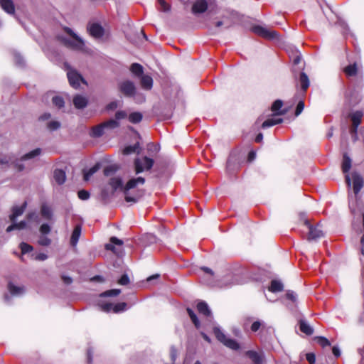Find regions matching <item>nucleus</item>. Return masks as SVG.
<instances>
[{"label":"nucleus","instance_id":"f257e3e1","mask_svg":"<svg viewBox=\"0 0 364 364\" xmlns=\"http://www.w3.org/2000/svg\"><path fill=\"white\" fill-rule=\"evenodd\" d=\"M145 183V178L141 176L129 179L124 186L125 200L127 203H136L144 195V191L140 190Z\"/></svg>","mask_w":364,"mask_h":364},{"label":"nucleus","instance_id":"f03ea898","mask_svg":"<svg viewBox=\"0 0 364 364\" xmlns=\"http://www.w3.org/2000/svg\"><path fill=\"white\" fill-rule=\"evenodd\" d=\"M65 31L72 37V39L66 38L62 39L65 46L76 50H85V45L82 39L77 36L70 28H65Z\"/></svg>","mask_w":364,"mask_h":364},{"label":"nucleus","instance_id":"7ed1b4c3","mask_svg":"<svg viewBox=\"0 0 364 364\" xmlns=\"http://www.w3.org/2000/svg\"><path fill=\"white\" fill-rule=\"evenodd\" d=\"M154 165V160L149 157L136 158L134 160V168L136 174L150 170Z\"/></svg>","mask_w":364,"mask_h":364},{"label":"nucleus","instance_id":"20e7f679","mask_svg":"<svg viewBox=\"0 0 364 364\" xmlns=\"http://www.w3.org/2000/svg\"><path fill=\"white\" fill-rule=\"evenodd\" d=\"M213 331L218 340L223 343L225 346L233 350H237L239 348L238 343L235 340L227 338L220 328H214Z\"/></svg>","mask_w":364,"mask_h":364},{"label":"nucleus","instance_id":"39448f33","mask_svg":"<svg viewBox=\"0 0 364 364\" xmlns=\"http://www.w3.org/2000/svg\"><path fill=\"white\" fill-rule=\"evenodd\" d=\"M11 164H13L18 171H22L24 168V166L22 164H18V159H16L13 154L0 156V168Z\"/></svg>","mask_w":364,"mask_h":364},{"label":"nucleus","instance_id":"423d86ee","mask_svg":"<svg viewBox=\"0 0 364 364\" xmlns=\"http://www.w3.org/2000/svg\"><path fill=\"white\" fill-rule=\"evenodd\" d=\"M252 31L258 36L267 39H275L278 36V33L275 31L268 29L261 26H253Z\"/></svg>","mask_w":364,"mask_h":364},{"label":"nucleus","instance_id":"0eeeda50","mask_svg":"<svg viewBox=\"0 0 364 364\" xmlns=\"http://www.w3.org/2000/svg\"><path fill=\"white\" fill-rule=\"evenodd\" d=\"M304 225L309 229L308 240H316L323 236V232L321 229V225L319 224L314 227L311 225L307 220H306L304 221Z\"/></svg>","mask_w":364,"mask_h":364},{"label":"nucleus","instance_id":"6e6552de","mask_svg":"<svg viewBox=\"0 0 364 364\" xmlns=\"http://www.w3.org/2000/svg\"><path fill=\"white\" fill-rule=\"evenodd\" d=\"M101 309L105 312L113 311L114 313L124 311L127 309V304L125 302L119 303L113 305L112 303H102L99 304Z\"/></svg>","mask_w":364,"mask_h":364},{"label":"nucleus","instance_id":"1a4fd4ad","mask_svg":"<svg viewBox=\"0 0 364 364\" xmlns=\"http://www.w3.org/2000/svg\"><path fill=\"white\" fill-rule=\"evenodd\" d=\"M352 164V160L348 156L346 153H345L343 156V161L341 164V168L344 173H346L345 178L346 183L348 184V187H350L351 186V179L350 178V175L348 174V171H350L351 168Z\"/></svg>","mask_w":364,"mask_h":364},{"label":"nucleus","instance_id":"9d476101","mask_svg":"<svg viewBox=\"0 0 364 364\" xmlns=\"http://www.w3.org/2000/svg\"><path fill=\"white\" fill-rule=\"evenodd\" d=\"M67 76L70 85L75 88H77L80 86V83L82 82L86 83L82 76L77 73L75 70L70 69L68 70Z\"/></svg>","mask_w":364,"mask_h":364},{"label":"nucleus","instance_id":"9b49d317","mask_svg":"<svg viewBox=\"0 0 364 364\" xmlns=\"http://www.w3.org/2000/svg\"><path fill=\"white\" fill-rule=\"evenodd\" d=\"M119 90L127 97H133L136 93V87L134 82L130 80L121 82Z\"/></svg>","mask_w":364,"mask_h":364},{"label":"nucleus","instance_id":"f8f14e48","mask_svg":"<svg viewBox=\"0 0 364 364\" xmlns=\"http://www.w3.org/2000/svg\"><path fill=\"white\" fill-rule=\"evenodd\" d=\"M87 28L90 36L95 38H100L105 33L103 27L98 23H89Z\"/></svg>","mask_w":364,"mask_h":364},{"label":"nucleus","instance_id":"ddd939ff","mask_svg":"<svg viewBox=\"0 0 364 364\" xmlns=\"http://www.w3.org/2000/svg\"><path fill=\"white\" fill-rule=\"evenodd\" d=\"M353 184V192L357 195L363 186V180L362 176L356 172L352 173Z\"/></svg>","mask_w":364,"mask_h":364},{"label":"nucleus","instance_id":"4468645a","mask_svg":"<svg viewBox=\"0 0 364 364\" xmlns=\"http://www.w3.org/2000/svg\"><path fill=\"white\" fill-rule=\"evenodd\" d=\"M208 9V4L205 0H196L192 6V11L194 14H202Z\"/></svg>","mask_w":364,"mask_h":364},{"label":"nucleus","instance_id":"2eb2a0df","mask_svg":"<svg viewBox=\"0 0 364 364\" xmlns=\"http://www.w3.org/2000/svg\"><path fill=\"white\" fill-rule=\"evenodd\" d=\"M0 6L8 14L13 15L15 13V6L12 0H0Z\"/></svg>","mask_w":364,"mask_h":364},{"label":"nucleus","instance_id":"dca6fc26","mask_svg":"<svg viewBox=\"0 0 364 364\" xmlns=\"http://www.w3.org/2000/svg\"><path fill=\"white\" fill-rule=\"evenodd\" d=\"M141 87L146 90H150L153 87V79L148 75H143L141 76L140 80Z\"/></svg>","mask_w":364,"mask_h":364},{"label":"nucleus","instance_id":"f3484780","mask_svg":"<svg viewBox=\"0 0 364 364\" xmlns=\"http://www.w3.org/2000/svg\"><path fill=\"white\" fill-rule=\"evenodd\" d=\"M81 232H82L81 226L80 225H77L75 227V228L72 232L71 237H70V245L73 247H75L77 245L79 238L81 235Z\"/></svg>","mask_w":364,"mask_h":364},{"label":"nucleus","instance_id":"a211bd4d","mask_svg":"<svg viewBox=\"0 0 364 364\" xmlns=\"http://www.w3.org/2000/svg\"><path fill=\"white\" fill-rule=\"evenodd\" d=\"M42 150L40 148H36L33 149V151L23 155L20 159H18V164H21V161L30 160L33 158H36L41 154Z\"/></svg>","mask_w":364,"mask_h":364},{"label":"nucleus","instance_id":"6ab92c4d","mask_svg":"<svg viewBox=\"0 0 364 364\" xmlns=\"http://www.w3.org/2000/svg\"><path fill=\"white\" fill-rule=\"evenodd\" d=\"M73 105L77 109H83L87 105V99L82 95H77L73 98Z\"/></svg>","mask_w":364,"mask_h":364},{"label":"nucleus","instance_id":"aec40b11","mask_svg":"<svg viewBox=\"0 0 364 364\" xmlns=\"http://www.w3.org/2000/svg\"><path fill=\"white\" fill-rule=\"evenodd\" d=\"M26 202H24L21 206H16L12 210V214L10 215V220L11 222H15L16 218L21 215L26 207Z\"/></svg>","mask_w":364,"mask_h":364},{"label":"nucleus","instance_id":"412c9836","mask_svg":"<svg viewBox=\"0 0 364 364\" xmlns=\"http://www.w3.org/2000/svg\"><path fill=\"white\" fill-rule=\"evenodd\" d=\"M343 71L346 76L353 77L355 76L360 72V68L358 66L356 63H353L346 66L343 69Z\"/></svg>","mask_w":364,"mask_h":364},{"label":"nucleus","instance_id":"4be33fe9","mask_svg":"<svg viewBox=\"0 0 364 364\" xmlns=\"http://www.w3.org/2000/svg\"><path fill=\"white\" fill-rule=\"evenodd\" d=\"M123 241L122 240L118 239L116 237H112L110 238V242L105 245V249L107 250H111L114 253H117V250L114 247V245L122 246Z\"/></svg>","mask_w":364,"mask_h":364},{"label":"nucleus","instance_id":"5701e85b","mask_svg":"<svg viewBox=\"0 0 364 364\" xmlns=\"http://www.w3.org/2000/svg\"><path fill=\"white\" fill-rule=\"evenodd\" d=\"M53 178L58 184L61 185L65 181V172L61 169H55L53 172Z\"/></svg>","mask_w":364,"mask_h":364},{"label":"nucleus","instance_id":"b1692460","mask_svg":"<svg viewBox=\"0 0 364 364\" xmlns=\"http://www.w3.org/2000/svg\"><path fill=\"white\" fill-rule=\"evenodd\" d=\"M197 309L200 314H203L207 317L211 316V311L209 309V306H208L207 303H205V301L199 302L197 305Z\"/></svg>","mask_w":364,"mask_h":364},{"label":"nucleus","instance_id":"393cba45","mask_svg":"<svg viewBox=\"0 0 364 364\" xmlns=\"http://www.w3.org/2000/svg\"><path fill=\"white\" fill-rule=\"evenodd\" d=\"M109 185L112 186L113 191L117 189H121L124 191V186H123L122 180L119 177L112 178L109 181Z\"/></svg>","mask_w":364,"mask_h":364},{"label":"nucleus","instance_id":"a878e982","mask_svg":"<svg viewBox=\"0 0 364 364\" xmlns=\"http://www.w3.org/2000/svg\"><path fill=\"white\" fill-rule=\"evenodd\" d=\"M299 328L302 333L308 336L312 335L314 333L313 328L304 320H300Z\"/></svg>","mask_w":364,"mask_h":364},{"label":"nucleus","instance_id":"bb28decb","mask_svg":"<svg viewBox=\"0 0 364 364\" xmlns=\"http://www.w3.org/2000/svg\"><path fill=\"white\" fill-rule=\"evenodd\" d=\"M283 122V119L282 118H269L266 119L262 124V128L266 129L268 127H270L272 126L281 124Z\"/></svg>","mask_w":364,"mask_h":364},{"label":"nucleus","instance_id":"cd10ccee","mask_svg":"<svg viewBox=\"0 0 364 364\" xmlns=\"http://www.w3.org/2000/svg\"><path fill=\"white\" fill-rule=\"evenodd\" d=\"M283 289V284L280 281L276 279L271 282L270 287H269V290L272 292H279L282 291Z\"/></svg>","mask_w":364,"mask_h":364},{"label":"nucleus","instance_id":"c85d7f7f","mask_svg":"<svg viewBox=\"0 0 364 364\" xmlns=\"http://www.w3.org/2000/svg\"><path fill=\"white\" fill-rule=\"evenodd\" d=\"M282 105H283V102L280 100H276L272 104V111L276 112L274 115H283V114H284L286 113V112L284 110L279 111V109L282 108Z\"/></svg>","mask_w":364,"mask_h":364},{"label":"nucleus","instance_id":"c756f323","mask_svg":"<svg viewBox=\"0 0 364 364\" xmlns=\"http://www.w3.org/2000/svg\"><path fill=\"white\" fill-rule=\"evenodd\" d=\"M362 117H363V113L359 111H357L352 114L351 120H352L353 126L355 127V129H358V126L361 123Z\"/></svg>","mask_w":364,"mask_h":364},{"label":"nucleus","instance_id":"7c9ffc66","mask_svg":"<svg viewBox=\"0 0 364 364\" xmlns=\"http://www.w3.org/2000/svg\"><path fill=\"white\" fill-rule=\"evenodd\" d=\"M9 290L12 295L18 296L24 292V288L23 287H16L12 283L9 284Z\"/></svg>","mask_w":364,"mask_h":364},{"label":"nucleus","instance_id":"2f4dec72","mask_svg":"<svg viewBox=\"0 0 364 364\" xmlns=\"http://www.w3.org/2000/svg\"><path fill=\"white\" fill-rule=\"evenodd\" d=\"M100 169V164H97L87 171H84V180L87 181L90 177Z\"/></svg>","mask_w":364,"mask_h":364},{"label":"nucleus","instance_id":"473e14b6","mask_svg":"<svg viewBox=\"0 0 364 364\" xmlns=\"http://www.w3.org/2000/svg\"><path fill=\"white\" fill-rule=\"evenodd\" d=\"M299 82L301 84V89L304 91H306L309 86V80L305 73H301L300 74Z\"/></svg>","mask_w":364,"mask_h":364},{"label":"nucleus","instance_id":"72a5a7b5","mask_svg":"<svg viewBox=\"0 0 364 364\" xmlns=\"http://www.w3.org/2000/svg\"><path fill=\"white\" fill-rule=\"evenodd\" d=\"M142 118V114L139 112H132L128 117L129 121L133 124H137L140 122Z\"/></svg>","mask_w":364,"mask_h":364},{"label":"nucleus","instance_id":"f704fd0d","mask_svg":"<svg viewBox=\"0 0 364 364\" xmlns=\"http://www.w3.org/2000/svg\"><path fill=\"white\" fill-rule=\"evenodd\" d=\"M12 223L13 224L6 228V232H9L14 230H23L26 227V223L25 221H21L18 223Z\"/></svg>","mask_w":364,"mask_h":364},{"label":"nucleus","instance_id":"c9c22d12","mask_svg":"<svg viewBox=\"0 0 364 364\" xmlns=\"http://www.w3.org/2000/svg\"><path fill=\"white\" fill-rule=\"evenodd\" d=\"M105 129H114L119 126V122L116 119H110L102 123Z\"/></svg>","mask_w":364,"mask_h":364},{"label":"nucleus","instance_id":"e433bc0d","mask_svg":"<svg viewBox=\"0 0 364 364\" xmlns=\"http://www.w3.org/2000/svg\"><path fill=\"white\" fill-rule=\"evenodd\" d=\"M139 143H136L134 145H130V146H126L123 149V154L124 155H129V154H133L135 152H139Z\"/></svg>","mask_w":364,"mask_h":364},{"label":"nucleus","instance_id":"4c0bfd02","mask_svg":"<svg viewBox=\"0 0 364 364\" xmlns=\"http://www.w3.org/2000/svg\"><path fill=\"white\" fill-rule=\"evenodd\" d=\"M130 70L136 76L143 75V67L139 63H133L130 67Z\"/></svg>","mask_w":364,"mask_h":364},{"label":"nucleus","instance_id":"58836bf2","mask_svg":"<svg viewBox=\"0 0 364 364\" xmlns=\"http://www.w3.org/2000/svg\"><path fill=\"white\" fill-rule=\"evenodd\" d=\"M105 127L102 124L94 127L92 129V136L94 137H100L104 134Z\"/></svg>","mask_w":364,"mask_h":364},{"label":"nucleus","instance_id":"ea45409f","mask_svg":"<svg viewBox=\"0 0 364 364\" xmlns=\"http://www.w3.org/2000/svg\"><path fill=\"white\" fill-rule=\"evenodd\" d=\"M250 358L252 360L253 364H261L262 359L261 355L255 351L248 352Z\"/></svg>","mask_w":364,"mask_h":364},{"label":"nucleus","instance_id":"a19ab883","mask_svg":"<svg viewBox=\"0 0 364 364\" xmlns=\"http://www.w3.org/2000/svg\"><path fill=\"white\" fill-rule=\"evenodd\" d=\"M41 215L42 216L48 220L51 219L52 218V210L50 207L46 205H43L41 207Z\"/></svg>","mask_w":364,"mask_h":364},{"label":"nucleus","instance_id":"79ce46f5","mask_svg":"<svg viewBox=\"0 0 364 364\" xmlns=\"http://www.w3.org/2000/svg\"><path fill=\"white\" fill-rule=\"evenodd\" d=\"M187 312H188V314L191 321H193V323L196 326V327L198 328L200 326V322H199V320L198 319V317H197L196 314L190 308L187 309Z\"/></svg>","mask_w":364,"mask_h":364},{"label":"nucleus","instance_id":"37998d69","mask_svg":"<svg viewBox=\"0 0 364 364\" xmlns=\"http://www.w3.org/2000/svg\"><path fill=\"white\" fill-rule=\"evenodd\" d=\"M52 102L58 108L63 107L64 106V100L60 97H58V96L53 97L52 99Z\"/></svg>","mask_w":364,"mask_h":364},{"label":"nucleus","instance_id":"c03bdc74","mask_svg":"<svg viewBox=\"0 0 364 364\" xmlns=\"http://www.w3.org/2000/svg\"><path fill=\"white\" fill-rule=\"evenodd\" d=\"M22 254H26L33 250V247L27 243L22 242L20 245Z\"/></svg>","mask_w":364,"mask_h":364},{"label":"nucleus","instance_id":"a18cd8bd","mask_svg":"<svg viewBox=\"0 0 364 364\" xmlns=\"http://www.w3.org/2000/svg\"><path fill=\"white\" fill-rule=\"evenodd\" d=\"M120 293V290L115 289H111L107 291H105L101 294V296H116L119 295Z\"/></svg>","mask_w":364,"mask_h":364},{"label":"nucleus","instance_id":"49530a36","mask_svg":"<svg viewBox=\"0 0 364 364\" xmlns=\"http://www.w3.org/2000/svg\"><path fill=\"white\" fill-rule=\"evenodd\" d=\"M60 127V124L59 122L58 121H51V122H49L47 124V127L51 130V131H54V130H56L58 129L59 127Z\"/></svg>","mask_w":364,"mask_h":364},{"label":"nucleus","instance_id":"de8ad7c7","mask_svg":"<svg viewBox=\"0 0 364 364\" xmlns=\"http://www.w3.org/2000/svg\"><path fill=\"white\" fill-rule=\"evenodd\" d=\"M78 198L81 200H85L89 199L90 193L85 190H80L77 193Z\"/></svg>","mask_w":364,"mask_h":364},{"label":"nucleus","instance_id":"09e8293b","mask_svg":"<svg viewBox=\"0 0 364 364\" xmlns=\"http://www.w3.org/2000/svg\"><path fill=\"white\" fill-rule=\"evenodd\" d=\"M38 242L41 246H48L50 244L51 240L46 236H41L40 237Z\"/></svg>","mask_w":364,"mask_h":364},{"label":"nucleus","instance_id":"8fccbe9b","mask_svg":"<svg viewBox=\"0 0 364 364\" xmlns=\"http://www.w3.org/2000/svg\"><path fill=\"white\" fill-rule=\"evenodd\" d=\"M317 342L322 347L329 346L331 345L329 341L326 338L322 336L317 338Z\"/></svg>","mask_w":364,"mask_h":364},{"label":"nucleus","instance_id":"3c124183","mask_svg":"<svg viewBox=\"0 0 364 364\" xmlns=\"http://www.w3.org/2000/svg\"><path fill=\"white\" fill-rule=\"evenodd\" d=\"M160 7L159 10L162 11H168L170 9L169 5L164 0H157Z\"/></svg>","mask_w":364,"mask_h":364},{"label":"nucleus","instance_id":"603ef678","mask_svg":"<svg viewBox=\"0 0 364 364\" xmlns=\"http://www.w3.org/2000/svg\"><path fill=\"white\" fill-rule=\"evenodd\" d=\"M116 171V168L114 166H108L104 169V174L109 176Z\"/></svg>","mask_w":364,"mask_h":364},{"label":"nucleus","instance_id":"864d4df0","mask_svg":"<svg viewBox=\"0 0 364 364\" xmlns=\"http://www.w3.org/2000/svg\"><path fill=\"white\" fill-rule=\"evenodd\" d=\"M127 117V113L124 110L117 111L115 114V119L118 120L125 119Z\"/></svg>","mask_w":364,"mask_h":364},{"label":"nucleus","instance_id":"5fc2aeb1","mask_svg":"<svg viewBox=\"0 0 364 364\" xmlns=\"http://www.w3.org/2000/svg\"><path fill=\"white\" fill-rule=\"evenodd\" d=\"M304 108V102L303 101L299 102V103L297 104L296 108L295 115L299 116L302 112Z\"/></svg>","mask_w":364,"mask_h":364},{"label":"nucleus","instance_id":"6e6d98bb","mask_svg":"<svg viewBox=\"0 0 364 364\" xmlns=\"http://www.w3.org/2000/svg\"><path fill=\"white\" fill-rule=\"evenodd\" d=\"M129 282V279L127 274H123L118 281L121 285H127Z\"/></svg>","mask_w":364,"mask_h":364},{"label":"nucleus","instance_id":"4d7b16f0","mask_svg":"<svg viewBox=\"0 0 364 364\" xmlns=\"http://www.w3.org/2000/svg\"><path fill=\"white\" fill-rule=\"evenodd\" d=\"M119 106V102L117 101H113V102H111L110 103H109L107 106H106V109L109 111V110H114L115 109H117Z\"/></svg>","mask_w":364,"mask_h":364},{"label":"nucleus","instance_id":"13d9d810","mask_svg":"<svg viewBox=\"0 0 364 364\" xmlns=\"http://www.w3.org/2000/svg\"><path fill=\"white\" fill-rule=\"evenodd\" d=\"M14 60L16 63L20 66L24 64L23 58L18 53L14 54Z\"/></svg>","mask_w":364,"mask_h":364},{"label":"nucleus","instance_id":"bf43d9fd","mask_svg":"<svg viewBox=\"0 0 364 364\" xmlns=\"http://www.w3.org/2000/svg\"><path fill=\"white\" fill-rule=\"evenodd\" d=\"M40 231L42 234H48L50 231V228L48 224H43L40 228Z\"/></svg>","mask_w":364,"mask_h":364},{"label":"nucleus","instance_id":"052dcab7","mask_svg":"<svg viewBox=\"0 0 364 364\" xmlns=\"http://www.w3.org/2000/svg\"><path fill=\"white\" fill-rule=\"evenodd\" d=\"M48 258V256L45 253H38L35 255L34 259L38 260V261H44Z\"/></svg>","mask_w":364,"mask_h":364},{"label":"nucleus","instance_id":"680f3d73","mask_svg":"<svg viewBox=\"0 0 364 364\" xmlns=\"http://www.w3.org/2000/svg\"><path fill=\"white\" fill-rule=\"evenodd\" d=\"M287 298L288 299H290L292 301H295L296 299V294H295V292L292 291H288L287 292Z\"/></svg>","mask_w":364,"mask_h":364},{"label":"nucleus","instance_id":"e2e57ef3","mask_svg":"<svg viewBox=\"0 0 364 364\" xmlns=\"http://www.w3.org/2000/svg\"><path fill=\"white\" fill-rule=\"evenodd\" d=\"M262 323L259 321H255L251 326V330L253 332L257 331L261 327Z\"/></svg>","mask_w":364,"mask_h":364},{"label":"nucleus","instance_id":"0e129e2a","mask_svg":"<svg viewBox=\"0 0 364 364\" xmlns=\"http://www.w3.org/2000/svg\"><path fill=\"white\" fill-rule=\"evenodd\" d=\"M306 360L310 364H314L316 361L315 355L313 353H307L306 354Z\"/></svg>","mask_w":364,"mask_h":364},{"label":"nucleus","instance_id":"69168bd1","mask_svg":"<svg viewBox=\"0 0 364 364\" xmlns=\"http://www.w3.org/2000/svg\"><path fill=\"white\" fill-rule=\"evenodd\" d=\"M332 352H333V354L336 356V357H339L341 355V351H340V349L338 348V347L337 346H333V348H332Z\"/></svg>","mask_w":364,"mask_h":364},{"label":"nucleus","instance_id":"338daca9","mask_svg":"<svg viewBox=\"0 0 364 364\" xmlns=\"http://www.w3.org/2000/svg\"><path fill=\"white\" fill-rule=\"evenodd\" d=\"M62 279H63V281L64 282V283L66 284H70L73 282L72 278L68 276L64 275L62 277Z\"/></svg>","mask_w":364,"mask_h":364},{"label":"nucleus","instance_id":"774afa93","mask_svg":"<svg viewBox=\"0 0 364 364\" xmlns=\"http://www.w3.org/2000/svg\"><path fill=\"white\" fill-rule=\"evenodd\" d=\"M256 154L254 151H250L248 154L249 161H252L255 159Z\"/></svg>","mask_w":364,"mask_h":364}]
</instances>
